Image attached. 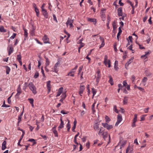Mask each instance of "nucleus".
<instances>
[{"instance_id": "680f3d73", "label": "nucleus", "mask_w": 153, "mask_h": 153, "mask_svg": "<svg viewBox=\"0 0 153 153\" xmlns=\"http://www.w3.org/2000/svg\"><path fill=\"white\" fill-rule=\"evenodd\" d=\"M152 17H150L148 21L149 24L151 25L152 24V22L151 20Z\"/></svg>"}, {"instance_id": "f8f14e48", "label": "nucleus", "mask_w": 153, "mask_h": 153, "mask_svg": "<svg viewBox=\"0 0 153 153\" xmlns=\"http://www.w3.org/2000/svg\"><path fill=\"white\" fill-rule=\"evenodd\" d=\"M122 32V30L121 29V27H119L118 28V32L117 35V39L118 41L119 40V36H120Z\"/></svg>"}, {"instance_id": "4be33fe9", "label": "nucleus", "mask_w": 153, "mask_h": 153, "mask_svg": "<svg viewBox=\"0 0 153 153\" xmlns=\"http://www.w3.org/2000/svg\"><path fill=\"white\" fill-rule=\"evenodd\" d=\"M103 138L105 140L106 138H107L108 136V133L107 132H103L102 134Z\"/></svg>"}, {"instance_id": "cd10ccee", "label": "nucleus", "mask_w": 153, "mask_h": 153, "mask_svg": "<svg viewBox=\"0 0 153 153\" xmlns=\"http://www.w3.org/2000/svg\"><path fill=\"white\" fill-rule=\"evenodd\" d=\"M45 58L46 60V63L45 65L46 66H48L50 64V62L48 59V58L46 57V56H45Z\"/></svg>"}, {"instance_id": "b1692460", "label": "nucleus", "mask_w": 153, "mask_h": 153, "mask_svg": "<svg viewBox=\"0 0 153 153\" xmlns=\"http://www.w3.org/2000/svg\"><path fill=\"white\" fill-rule=\"evenodd\" d=\"M5 67L6 68L7 74H9L10 71V68L7 66H5Z\"/></svg>"}, {"instance_id": "e433bc0d", "label": "nucleus", "mask_w": 153, "mask_h": 153, "mask_svg": "<svg viewBox=\"0 0 153 153\" xmlns=\"http://www.w3.org/2000/svg\"><path fill=\"white\" fill-rule=\"evenodd\" d=\"M53 132L54 134L55 137H57L58 136V133L56 129H52Z\"/></svg>"}, {"instance_id": "393cba45", "label": "nucleus", "mask_w": 153, "mask_h": 153, "mask_svg": "<svg viewBox=\"0 0 153 153\" xmlns=\"http://www.w3.org/2000/svg\"><path fill=\"white\" fill-rule=\"evenodd\" d=\"M109 82L111 84V85H114V82L113 79L111 76H109Z\"/></svg>"}, {"instance_id": "2f4dec72", "label": "nucleus", "mask_w": 153, "mask_h": 153, "mask_svg": "<svg viewBox=\"0 0 153 153\" xmlns=\"http://www.w3.org/2000/svg\"><path fill=\"white\" fill-rule=\"evenodd\" d=\"M17 91V92L18 93H21V94L22 93V91L21 88L20 87V85H19Z\"/></svg>"}, {"instance_id": "20e7f679", "label": "nucleus", "mask_w": 153, "mask_h": 153, "mask_svg": "<svg viewBox=\"0 0 153 153\" xmlns=\"http://www.w3.org/2000/svg\"><path fill=\"white\" fill-rule=\"evenodd\" d=\"M102 126L108 130H109L113 128V126L112 125H109L107 123H102Z\"/></svg>"}, {"instance_id": "4468645a", "label": "nucleus", "mask_w": 153, "mask_h": 153, "mask_svg": "<svg viewBox=\"0 0 153 153\" xmlns=\"http://www.w3.org/2000/svg\"><path fill=\"white\" fill-rule=\"evenodd\" d=\"M76 71H74V69H72L68 74V76H71L73 77L74 76V73Z\"/></svg>"}, {"instance_id": "603ef678", "label": "nucleus", "mask_w": 153, "mask_h": 153, "mask_svg": "<svg viewBox=\"0 0 153 153\" xmlns=\"http://www.w3.org/2000/svg\"><path fill=\"white\" fill-rule=\"evenodd\" d=\"M16 35V33H13V35L10 37V39H14L15 38Z\"/></svg>"}, {"instance_id": "8fccbe9b", "label": "nucleus", "mask_w": 153, "mask_h": 153, "mask_svg": "<svg viewBox=\"0 0 153 153\" xmlns=\"http://www.w3.org/2000/svg\"><path fill=\"white\" fill-rule=\"evenodd\" d=\"M28 100H29L30 104L33 103L34 100L33 98H29Z\"/></svg>"}, {"instance_id": "9b49d317", "label": "nucleus", "mask_w": 153, "mask_h": 153, "mask_svg": "<svg viewBox=\"0 0 153 153\" xmlns=\"http://www.w3.org/2000/svg\"><path fill=\"white\" fill-rule=\"evenodd\" d=\"M35 29L36 27L33 25H32L30 33L31 35L32 36L34 35V32Z\"/></svg>"}, {"instance_id": "58836bf2", "label": "nucleus", "mask_w": 153, "mask_h": 153, "mask_svg": "<svg viewBox=\"0 0 153 153\" xmlns=\"http://www.w3.org/2000/svg\"><path fill=\"white\" fill-rule=\"evenodd\" d=\"M105 121L106 123H108L109 121H110L111 120L109 118V117L107 116H106L105 117Z\"/></svg>"}, {"instance_id": "c03bdc74", "label": "nucleus", "mask_w": 153, "mask_h": 153, "mask_svg": "<svg viewBox=\"0 0 153 153\" xmlns=\"http://www.w3.org/2000/svg\"><path fill=\"white\" fill-rule=\"evenodd\" d=\"M39 73L38 72L36 71L35 74V75L34 76V78L35 79L37 78L39 76Z\"/></svg>"}, {"instance_id": "f257e3e1", "label": "nucleus", "mask_w": 153, "mask_h": 153, "mask_svg": "<svg viewBox=\"0 0 153 153\" xmlns=\"http://www.w3.org/2000/svg\"><path fill=\"white\" fill-rule=\"evenodd\" d=\"M28 86L30 89L32 91L33 94H36V88L32 82H30L28 84Z\"/></svg>"}, {"instance_id": "6e6d98bb", "label": "nucleus", "mask_w": 153, "mask_h": 153, "mask_svg": "<svg viewBox=\"0 0 153 153\" xmlns=\"http://www.w3.org/2000/svg\"><path fill=\"white\" fill-rule=\"evenodd\" d=\"M21 56L20 54L17 55V59L19 60H21Z\"/></svg>"}, {"instance_id": "412c9836", "label": "nucleus", "mask_w": 153, "mask_h": 153, "mask_svg": "<svg viewBox=\"0 0 153 153\" xmlns=\"http://www.w3.org/2000/svg\"><path fill=\"white\" fill-rule=\"evenodd\" d=\"M104 62L105 65L106 66L107 64H108V68H110L111 67L110 61L109 60L108 61H104Z\"/></svg>"}, {"instance_id": "5fc2aeb1", "label": "nucleus", "mask_w": 153, "mask_h": 153, "mask_svg": "<svg viewBox=\"0 0 153 153\" xmlns=\"http://www.w3.org/2000/svg\"><path fill=\"white\" fill-rule=\"evenodd\" d=\"M60 113L63 114H68V112L66 111L65 112L64 110H62L60 111Z\"/></svg>"}, {"instance_id": "72a5a7b5", "label": "nucleus", "mask_w": 153, "mask_h": 153, "mask_svg": "<svg viewBox=\"0 0 153 153\" xmlns=\"http://www.w3.org/2000/svg\"><path fill=\"white\" fill-rule=\"evenodd\" d=\"M29 141L32 142L33 143V145L36 143V142L35 141V140L33 139H30L28 140Z\"/></svg>"}, {"instance_id": "7ed1b4c3", "label": "nucleus", "mask_w": 153, "mask_h": 153, "mask_svg": "<svg viewBox=\"0 0 153 153\" xmlns=\"http://www.w3.org/2000/svg\"><path fill=\"white\" fill-rule=\"evenodd\" d=\"M105 9L103 8L101 10L100 13L102 19V20L104 21L105 19Z\"/></svg>"}, {"instance_id": "09e8293b", "label": "nucleus", "mask_w": 153, "mask_h": 153, "mask_svg": "<svg viewBox=\"0 0 153 153\" xmlns=\"http://www.w3.org/2000/svg\"><path fill=\"white\" fill-rule=\"evenodd\" d=\"M97 77H101L100 71L98 69L97 71Z\"/></svg>"}, {"instance_id": "79ce46f5", "label": "nucleus", "mask_w": 153, "mask_h": 153, "mask_svg": "<svg viewBox=\"0 0 153 153\" xmlns=\"http://www.w3.org/2000/svg\"><path fill=\"white\" fill-rule=\"evenodd\" d=\"M83 66L82 65L80 66L79 68V71H78V75H79L81 71H82V69H83Z\"/></svg>"}, {"instance_id": "ddd939ff", "label": "nucleus", "mask_w": 153, "mask_h": 153, "mask_svg": "<svg viewBox=\"0 0 153 153\" xmlns=\"http://www.w3.org/2000/svg\"><path fill=\"white\" fill-rule=\"evenodd\" d=\"M118 15L119 16H122L123 15L122 8V7L119 8L118 10Z\"/></svg>"}, {"instance_id": "7c9ffc66", "label": "nucleus", "mask_w": 153, "mask_h": 153, "mask_svg": "<svg viewBox=\"0 0 153 153\" xmlns=\"http://www.w3.org/2000/svg\"><path fill=\"white\" fill-rule=\"evenodd\" d=\"M68 122L67 125V131H69L71 128V124L70 123V122L69 120H68Z\"/></svg>"}, {"instance_id": "052dcab7", "label": "nucleus", "mask_w": 153, "mask_h": 153, "mask_svg": "<svg viewBox=\"0 0 153 153\" xmlns=\"http://www.w3.org/2000/svg\"><path fill=\"white\" fill-rule=\"evenodd\" d=\"M123 83V86H126L127 85H128L126 81H124Z\"/></svg>"}, {"instance_id": "2eb2a0df", "label": "nucleus", "mask_w": 153, "mask_h": 153, "mask_svg": "<svg viewBox=\"0 0 153 153\" xmlns=\"http://www.w3.org/2000/svg\"><path fill=\"white\" fill-rule=\"evenodd\" d=\"M85 87L84 86H81L80 87V90L79 92V94H80L81 96H82L81 94H82L83 93V91L85 89Z\"/></svg>"}, {"instance_id": "423d86ee", "label": "nucleus", "mask_w": 153, "mask_h": 153, "mask_svg": "<svg viewBox=\"0 0 153 153\" xmlns=\"http://www.w3.org/2000/svg\"><path fill=\"white\" fill-rule=\"evenodd\" d=\"M87 20L88 22H93L94 25H96L97 24V21L96 19L88 18H87Z\"/></svg>"}, {"instance_id": "6e6552de", "label": "nucleus", "mask_w": 153, "mask_h": 153, "mask_svg": "<svg viewBox=\"0 0 153 153\" xmlns=\"http://www.w3.org/2000/svg\"><path fill=\"white\" fill-rule=\"evenodd\" d=\"M42 40L45 43H49V39L48 38V36L45 35L43 37Z\"/></svg>"}, {"instance_id": "69168bd1", "label": "nucleus", "mask_w": 153, "mask_h": 153, "mask_svg": "<svg viewBox=\"0 0 153 153\" xmlns=\"http://www.w3.org/2000/svg\"><path fill=\"white\" fill-rule=\"evenodd\" d=\"M53 20L54 21H56V22H57V21L56 19V17L55 15H54V14L53 15Z\"/></svg>"}, {"instance_id": "f03ea898", "label": "nucleus", "mask_w": 153, "mask_h": 153, "mask_svg": "<svg viewBox=\"0 0 153 153\" xmlns=\"http://www.w3.org/2000/svg\"><path fill=\"white\" fill-rule=\"evenodd\" d=\"M122 120V116L120 115H118L117 117V120L115 124V126H117Z\"/></svg>"}, {"instance_id": "37998d69", "label": "nucleus", "mask_w": 153, "mask_h": 153, "mask_svg": "<svg viewBox=\"0 0 153 153\" xmlns=\"http://www.w3.org/2000/svg\"><path fill=\"white\" fill-rule=\"evenodd\" d=\"M95 103H94L92 105V111L94 113L95 112V110L94 109V107H95Z\"/></svg>"}, {"instance_id": "0eeeda50", "label": "nucleus", "mask_w": 153, "mask_h": 153, "mask_svg": "<svg viewBox=\"0 0 153 153\" xmlns=\"http://www.w3.org/2000/svg\"><path fill=\"white\" fill-rule=\"evenodd\" d=\"M50 83V81H48V82H47V87L48 90V94H49L50 93L51 89V85Z\"/></svg>"}, {"instance_id": "9d476101", "label": "nucleus", "mask_w": 153, "mask_h": 153, "mask_svg": "<svg viewBox=\"0 0 153 153\" xmlns=\"http://www.w3.org/2000/svg\"><path fill=\"white\" fill-rule=\"evenodd\" d=\"M60 62L58 61L56 63L55 65L54 68V71H53L57 73L58 71V70L57 69V68L58 67V65L60 64Z\"/></svg>"}, {"instance_id": "f704fd0d", "label": "nucleus", "mask_w": 153, "mask_h": 153, "mask_svg": "<svg viewBox=\"0 0 153 153\" xmlns=\"http://www.w3.org/2000/svg\"><path fill=\"white\" fill-rule=\"evenodd\" d=\"M63 95L64 96L63 97L61 98L59 101L60 102H62L64 100L65 98L66 97V95L65 93H64V94H62V95L61 97H62V95Z\"/></svg>"}, {"instance_id": "6ab92c4d", "label": "nucleus", "mask_w": 153, "mask_h": 153, "mask_svg": "<svg viewBox=\"0 0 153 153\" xmlns=\"http://www.w3.org/2000/svg\"><path fill=\"white\" fill-rule=\"evenodd\" d=\"M99 124L98 123H95L94 126V129L96 131L99 129Z\"/></svg>"}, {"instance_id": "3c124183", "label": "nucleus", "mask_w": 153, "mask_h": 153, "mask_svg": "<svg viewBox=\"0 0 153 153\" xmlns=\"http://www.w3.org/2000/svg\"><path fill=\"white\" fill-rule=\"evenodd\" d=\"M22 118V116H21L19 115L18 116V124L19 125V123L21 121V119Z\"/></svg>"}, {"instance_id": "a18cd8bd", "label": "nucleus", "mask_w": 153, "mask_h": 153, "mask_svg": "<svg viewBox=\"0 0 153 153\" xmlns=\"http://www.w3.org/2000/svg\"><path fill=\"white\" fill-rule=\"evenodd\" d=\"M100 39L102 42V43L105 45V42L104 38L100 36Z\"/></svg>"}, {"instance_id": "49530a36", "label": "nucleus", "mask_w": 153, "mask_h": 153, "mask_svg": "<svg viewBox=\"0 0 153 153\" xmlns=\"http://www.w3.org/2000/svg\"><path fill=\"white\" fill-rule=\"evenodd\" d=\"M103 132H104L103 130L102 131L101 128H100V131L98 133V134L100 136H102V134L103 133Z\"/></svg>"}, {"instance_id": "e2e57ef3", "label": "nucleus", "mask_w": 153, "mask_h": 153, "mask_svg": "<svg viewBox=\"0 0 153 153\" xmlns=\"http://www.w3.org/2000/svg\"><path fill=\"white\" fill-rule=\"evenodd\" d=\"M41 72H42V75H43V76H44V77H45V74H44V71L43 69V67H41Z\"/></svg>"}, {"instance_id": "4c0bfd02", "label": "nucleus", "mask_w": 153, "mask_h": 153, "mask_svg": "<svg viewBox=\"0 0 153 153\" xmlns=\"http://www.w3.org/2000/svg\"><path fill=\"white\" fill-rule=\"evenodd\" d=\"M92 91L93 94L92 98H93L95 95L96 94L97 91L95 89L93 88H92Z\"/></svg>"}, {"instance_id": "338daca9", "label": "nucleus", "mask_w": 153, "mask_h": 153, "mask_svg": "<svg viewBox=\"0 0 153 153\" xmlns=\"http://www.w3.org/2000/svg\"><path fill=\"white\" fill-rule=\"evenodd\" d=\"M132 45H131L130 46H129L128 48V49H129V50L132 51H133L134 50L132 49Z\"/></svg>"}, {"instance_id": "de8ad7c7", "label": "nucleus", "mask_w": 153, "mask_h": 153, "mask_svg": "<svg viewBox=\"0 0 153 153\" xmlns=\"http://www.w3.org/2000/svg\"><path fill=\"white\" fill-rule=\"evenodd\" d=\"M113 110L114 111L116 112L117 113H118V110L117 108V106L116 105H115L114 106Z\"/></svg>"}, {"instance_id": "dca6fc26", "label": "nucleus", "mask_w": 153, "mask_h": 153, "mask_svg": "<svg viewBox=\"0 0 153 153\" xmlns=\"http://www.w3.org/2000/svg\"><path fill=\"white\" fill-rule=\"evenodd\" d=\"M63 89V88L62 87H61L59 89L57 94L56 95V97H59L60 95L62 92Z\"/></svg>"}, {"instance_id": "c85d7f7f", "label": "nucleus", "mask_w": 153, "mask_h": 153, "mask_svg": "<svg viewBox=\"0 0 153 153\" xmlns=\"http://www.w3.org/2000/svg\"><path fill=\"white\" fill-rule=\"evenodd\" d=\"M118 65V61L116 60L115 61V63H114V68L116 70H117L118 69V68L117 67Z\"/></svg>"}, {"instance_id": "aec40b11", "label": "nucleus", "mask_w": 153, "mask_h": 153, "mask_svg": "<svg viewBox=\"0 0 153 153\" xmlns=\"http://www.w3.org/2000/svg\"><path fill=\"white\" fill-rule=\"evenodd\" d=\"M60 120L61 121V123L60 125L59 126V128H63L64 127V123L62 121V118H60Z\"/></svg>"}, {"instance_id": "f3484780", "label": "nucleus", "mask_w": 153, "mask_h": 153, "mask_svg": "<svg viewBox=\"0 0 153 153\" xmlns=\"http://www.w3.org/2000/svg\"><path fill=\"white\" fill-rule=\"evenodd\" d=\"M42 11L43 12V15L46 18H48V15L46 10H45L42 9Z\"/></svg>"}, {"instance_id": "bf43d9fd", "label": "nucleus", "mask_w": 153, "mask_h": 153, "mask_svg": "<svg viewBox=\"0 0 153 153\" xmlns=\"http://www.w3.org/2000/svg\"><path fill=\"white\" fill-rule=\"evenodd\" d=\"M135 79V76L134 75H133L131 76V80L133 82L134 81Z\"/></svg>"}, {"instance_id": "c9c22d12", "label": "nucleus", "mask_w": 153, "mask_h": 153, "mask_svg": "<svg viewBox=\"0 0 153 153\" xmlns=\"http://www.w3.org/2000/svg\"><path fill=\"white\" fill-rule=\"evenodd\" d=\"M128 101L127 97H124V100L123 101V103L124 105L127 104Z\"/></svg>"}, {"instance_id": "4d7b16f0", "label": "nucleus", "mask_w": 153, "mask_h": 153, "mask_svg": "<svg viewBox=\"0 0 153 153\" xmlns=\"http://www.w3.org/2000/svg\"><path fill=\"white\" fill-rule=\"evenodd\" d=\"M11 96L9 97L7 99V102L9 104H10L11 102V101L10 99Z\"/></svg>"}, {"instance_id": "a211bd4d", "label": "nucleus", "mask_w": 153, "mask_h": 153, "mask_svg": "<svg viewBox=\"0 0 153 153\" xmlns=\"http://www.w3.org/2000/svg\"><path fill=\"white\" fill-rule=\"evenodd\" d=\"M7 142L6 141H4L2 143V148L1 149L2 150H4L6 148V145Z\"/></svg>"}, {"instance_id": "a878e982", "label": "nucleus", "mask_w": 153, "mask_h": 153, "mask_svg": "<svg viewBox=\"0 0 153 153\" xmlns=\"http://www.w3.org/2000/svg\"><path fill=\"white\" fill-rule=\"evenodd\" d=\"M6 31V30L4 28L3 26H0V32H5Z\"/></svg>"}, {"instance_id": "473e14b6", "label": "nucleus", "mask_w": 153, "mask_h": 153, "mask_svg": "<svg viewBox=\"0 0 153 153\" xmlns=\"http://www.w3.org/2000/svg\"><path fill=\"white\" fill-rule=\"evenodd\" d=\"M145 54L144 55H142L141 56V57L142 58H143L145 57V58H147V55L149 54V52H145Z\"/></svg>"}, {"instance_id": "bb28decb", "label": "nucleus", "mask_w": 153, "mask_h": 153, "mask_svg": "<svg viewBox=\"0 0 153 153\" xmlns=\"http://www.w3.org/2000/svg\"><path fill=\"white\" fill-rule=\"evenodd\" d=\"M112 25L113 27V30H115L117 28L116 24L115 21H114L112 22Z\"/></svg>"}, {"instance_id": "0e129e2a", "label": "nucleus", "mask_w": 153, "mask_h": 153, "mask_svg": "<svg viewBox=\"0 0 153 153\" xmlns=\"http://www.w3.org/2000/svg\"><path fill=\"white\" fill-rule=\"evenodd\" d=\"M134 143L136 144V145H138L139 144L137 142V139H136L134 140Z\"/></svg>"}, {"instance_id": "39448f33", "label": "nucleus", "mask_w": 153, "mask_h": 153, "mask_svg": "<svg viewBox=\"0 0 153 153\" xmlns=\"http://www.w3.org/2000/svg\"><path fill=\"white\" fill-rule=\"evenodd\" d=\"M73 22V20L70 19L69 18H68L67 21L66 22L67 25L68 26V25H69L70 27H73L72 23Z\"/></svg>"}, {"instance_id": "1a4fd4ad", "label": "nucleus", "mask_w": 153, "mask_h": 153, "mask_svg": "<svg viewBox=\"0 0 153 153\" xmlns=\"http://www.w3.org/2000/svg\"><path fill=\"white\" fill-rule=\"evenodd\" d=\"M13 48L12 46H10L7 48L8 55H10L13 51Z\"/></svg>"}, {"instance_id": "ea45409f", "label": "nucleus", "mask_w": 153, "mask_h": 153, "mask_svg": "<svg viewBox=\"0 0 153 153\" xmlns=\"http://www.w3.org/2000/svg\"><path fill=\"white\" fill-rule=\"evenodd\" d=\"M10 105H6V104H5V100L4 101L3 104L2 105L1 107H6L8 108L10 107Z\"/></svg>"}, {"instance_id": "774afa93", "label": "nucleus", "mask_w": 153, "mask_h": 153, "mask_svg": "<svg viewBox=\"0 0 153 153\" xmlns=\"http://www.w3.org/2000/svg\"><path fill=\"white\" fill-rule=\"evenodd\" d=\"M90 143L89 142H88L86 143V146L88 149L89 148Z\"/></svg>"}, {"instance_id": "5701e85b", "label": "nucleus", "mask_w": 153, "mask_h": 153, "mask_svg": "<svg viewBox=\"0 0 153 153\" xmlns=\"http://www.w3.org/2000/svg\"><path fill=\"white\" fill-rule=\"evenodd\" d=\"M107 21L108 22L107 24V26L108 28V29H109L110 27H109V22L111 21V18H110V17L108 16L107 17Z\"/></svg>"}, {"instance_id": "13d9d810", "label": "nucleus", "mask_w": 153, "mask_h": 153, "mask_svg": "<svg viewBox=\"0 0 153 153\" xmlns=\"http://www.w3.org/2000/svg\"><path fill=\"white\" fill-rule=\"evenodd\" d=\"M80 44L79 47V48H82L83 47L84 45L85 44L83 43H79Z\"/></svg>"}, {"instance_id": "c756f323", "label": "nucleus", "mask_w": 153, "mask_h": 153, "mask_svg": "<svg viewBox=\"0 0 153 153\" xmlns=\"http://www.w3.org/2000/svg\"><path fill=\"white\" fill-rule=\"evenodd\" d=\"M147 80V78L146 77H144L142 80V82L144 85L146 84V82Z\"/></svg>"}, {"instance_id": "a19ab883", "label": "nucleus", "mask_w": 153, "mask_h": 153, "mask_svg": "<svg viewBox=\"0 0 153 153\" xmlns=\"http://www.w3.org/2000/svg\"><path fill=\"white\" fill-rule=\"evenodd\" d=\"M137 114H135L134 115V117L133 120V122H134L136 123L137 121Z\"/></svg>"}, {"instance_id": "864d4df0", "label": "nucleus", "mask_w": 153, "mask_h": 153, "mask_svg": "<svg viewBox=\"0 0 153 153\" xmlns=\"http://www.w3.org/2000/svg\"><path fill=\"white\" fill-rule=\"evenodd\" d=\"M24 35L25 37H27L28 36V33L27 30L26 29H24Z\"/></svg>"}]
</instances>
